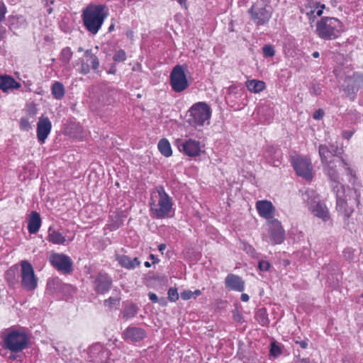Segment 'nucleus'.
Wrapping results in <instances>:
<instances>
[{"label": "nucleus", "mask_w": 363, "mask_h": 363, "mask_svg": "<svg viewBox=\"0 0 363 363\" xmlns=\"http://www.w3.org/2000/svg\"><path fill=\"white\" fill-rule=\"evenodd\" d=\"M333 193L336 198V211L342 217L343 228L352 230V215L354 211V206H358L360 203V192L354 188L345 186L343 184H337L333 186Z\"/></svg>", "instance_id": "1"}, {"label": "nucleus", "mask_w": 363, "mask_h": 363, "mask_svg": "<svg viewBox=\"0 0 363 363\" xmlns=\"http://www.w3.org/2000/svg\"><path fill=\"white\" fill-rule=\"evenodd\" d=\"M106 6L102 4L87 6L82 12V21L86 30L96 34L107 16Z\"/></svg>", "instance_id": "2"}, {"label": "nucleus", "mask_w": 363, "mask_h": 363, "mask_svg": "<svg viewBox=\"0 0 363 363\" xmlns=\"http://www.w3.org/2000/svg\"><path fill=\"white\" fill-rule=\"evenodd\" d=\"M316 35L322 40H333L344 32L343 23L337 18L323 17L316 23Z\"/></svg>", "instance_id": "3"}, {"label": "nucleus", "mask_w": 363, "mask_h": 363, "mask_svg": "<svg viewBox=\"0 0 363 363\" xmlns=\"http://www.w3.org/2000/svg\"><path fill=\"white\" fill-rule=\"evenodd\" d=\"M156 191L159 196V200L156 202L151 199L150 202V211L157 219L167 218L169 216L172 208V199L162 186H157Z\"/></svg>", "instance_id": "4"}, {"label": "nucleus", "mask_w": 363, "mask_h": 363, "mask_svg": "<svg viewBox=\"0 0 363 363\" xmlns=\"http://www.w3.org/2000/svg\"><path fill=\"white\" fill-rule=\"evenodd\" d=\"M211 116V107L205 102L194 104L186 113V121L191 125L202 126Z\"/></svg>", "instance_id": "5"}, {"label": "nucleus", "mask_w": 363, "mask_h": 363, "mask_svg": "<svg viewBox=\"0 0 363 363\" xmlns=\"http://www.w3.org/2000/svg\"><path fill=\"white\" fill-rule=\"evenodd\" d=\"M4 346L12 352H20L26 349L28 343L27 335L18 330H13L8 333L4 340Z\"/></svg>", "instance_id": "6"}, {"label": "nucleus", "mask_w": 363, "mask_h": 363, "mask_svg": "<svg viewBox=\"0 0 363 363\" xmlns=\"http://www.w3.org/2000/svg\"><path fill=\"white\" fill-rule=\"evenodd\" d=\"M318 153L321 163L332 160H342V159H344V150L342 147H338L335 144L330 143L320 145L318 147Z\"/></svg>", "instance_id": "7"}, {"label": "nucleus", "mask_w": 363, "mask_h": 363, "mask_svg": "<svg viewBox=\"0 0 363 363\" xmlns=\"http://www.w3.org/2000/svg\"><path fill=\"white\" fill-rule=\"evenodd\" d=\"M291 164L297 175L308 181L313 179V165L308 158L297 156L291 159Z\"/></svg>", "instance_id": "8"}, {"label": "nucleus", "mask_w": 363, "mask_h": 363, "mask_svg": "<svg viewBox=\"0 0 363 363\" xmlns=\"http://www.w3.org/2000/svg\"><path fill=\"white\" fill-rule=\"evenodd\" d=\"M21 265V285L27 291L34 290L38 285V280L35 276L33 267L26 260L22 261Z\"/></svg>", "instance_id": "9"}, {"label": "nucleus", "mask_w": 363, "mask_h": 363, "mask_svg": "<svg viewBox=\"0 0 363 363\" xmlns=\"http://www.w3.org/2000/svg\"><path fill=\"white\" fill-rule=\"evenodd\" d=\"M248 12L257 26L266 24L272 16V12L266 8L262 1H257Z\"/></svg>", "instance_id": "10"}, {"label": "nucleus", "mask_w": 363, "mask_h": 363, "mask_svg": "<svg viewBox=\"0 0 363 363\" xmlns=\"http://www.w3.org/2000/svg\"><path fill=\"white\" fill-rule=\"evenodd\" d=\"M170 84L176 92H181L188 87L189 83L182 66L177 65L172 69L170 73Z\"/></svg>", "instance_id": "11"}, {"label": "nucleus", "mask_w": 363, "mask_h": 363, "mask_svg": "<svg viewBox=\"0 0 363 363\" xmlns=\"http://www.w3.org/2000/svg\"><path fill=\"white\" fill-rule=\"evenodd\" d=\"M49 261L54 268L64 274H70L73 271V262L65 254L52 253Z\"/></svg>", "instance_id": "12"}, {"label": "nucleus", "mask_w": 363, "mask_h": 363, "mask_svg": "<svg viewBox=\"0 0 363 363\" xmlns=\"http://www.w3.org/2000/svg\"><path fill=\"white\" fill-rule=\"evenodd\" d=\"M93 289L96 294H105L113 286V279L106 272H100L91 276Z\"/></svg>", "instance_id": "13"}, {"label": "nucleus", "mask_w": 363, "mask_h": 363, "mask_svg": "<svg viewBox=\"0 0 363 363\" xmlns=\"http://www.w3.org/2000/svg\"><path fill=\"white\" fill-rule=\"evenodd\" d=\"M175 145L179 152L190 157H197L201 153V143L198 140L191 138L187 140L179 138L175 140Z\"/></svg>", "instance_id": "14"}, {"label": "nucleus", "mask_w": 363, "mask_h": 363, "mask_svg": "<svg viewBox=\"0 0 363 363\" xmlns=\"http://www.w3.org/2000/svg\"><path fill=\"white\" fill-rule=\"evenodd\" d=\"M322 164L323 166V171L325 174L331 182L332 189H333L334 186L342 184L339 182V174L337 167L340 165H347V162L345 159H342V160H332L327 162H322Z\"/></svg>", "instance_id": "15"}, {"label": "nucleus", "mask_w": 363, "mask_h": 363, "mask_svg": "<svg viewBox=\"0 0 363 363\" xmlns=\"http://www.w3.org/2000/svg\"><path fill=\"white\" fill-rule=\"evenodd\" d=\"M271 242L274 245L281 244L285 239V231L279 220L276 218L267 221Z\"/></svg>", "instance_id": "16"}, {"label": "nucleus", "mask_w": 363, "mask_h": 363, "mask_svg": "<svg viewBox=\"0 0 363 363\" xmlns=\"http://www.w3.org/2000/svg\"><path fill=\"white\" fill-rule=\"evenodd\" d=\"M264 157L266 161L274 167H279L281 164V150L273 145H267L264 152Z\"/></svg>", "instance_id": "17"}, {"label": "nucleus", "mask_w": 363, "mask_h": 363, "mask_svg": "<svg viewBox=\"0 0 363 363\" xmlns=\"http://www.w3.org/2000/svg\"><path fill=\"white\" fill-rule=\"evenodd\" d=\"M52 124L48 118L40 117L37 123V138L38 141L43 144L50 134Z\"/></svg>", "instance_id": "18"}, {"label": "nucleus", "mask_w": 363, "mask_h": 363, "mask_svg": "<svg viewBox=\"0 0 363 363\" xmlns=\"http://www.w3.org/2000/svg\"><path fill=\"white\" fill-rule=\"evenodd\" d=\"M147 335L145 330L141 328L129 326L123 333V339L125 341L137 342L143 340Z\"/></svg>", "instance_id": "19"}, {"label": "nucleus", "mask_w": 363, "mask_h": 363, "mask_svg": "<svg viewBox=\"0 0 363 363\" xmlns=\"http://www.w3.org/2000/svg\"><path fill=\"white\" fill-rule=\"evenodd\" d=\"M225 286L227 289L242 292L245 290V281L242 277L234 274H229L225 279Z\"/></svg>", "instance_id": "20"}, {"label": "nucleus", "mask_w": 363, "mask_h": 363, "mask_svg": "<svg viewBox=\"0 0 363 363\" xmlns=\"http://www.w3.org/2000/svg\"><path fill=\"white\" fill-rule=\"evenodd\" d=\"M256 208L261 217L268 220L273 219L275 208L271 201L267 200L258 201L256 203Z\"/></svg>", "instance_id": "21"}, {"label": "nucleus", "mask_w": 363, "mask_h": 363, "mask_svg": "<svg viewBox=\"0 0 363 363\" xmlns=\"http://www.w3.org/2000/svg\"><path fill=\"white\" fill-rule=\"evenodd\" d=\"M323 273H325L330 285L336 286L339 283L338 266L335 262H331L323 268Z\"/></svg>", "instance_id": "22"}, {"label": "nucleus", "mask_w": 363, "mask_h": 363, "mask_svg": "<svg viewBox=\"0 0 363 363\" xmlns=\"http://www.w3.org/2000/svg\"><path fill=\"white\" fill-rule=\"evenodd\" d=\"M21 84L9 75H0V89L6 92L10 89H18Z\"/></svg>", "instance_id": "23"}, {"label": "nucleus", "mask_w": 363, "mask_h": 363, "mask_svg": "<svg viewBox=\"0 0 363 363\" xmlns=\"http://www.w3.org/2000/svg\"><path fill=\"white\" fill-rule=\"evenodd\" d=\"M68 286L64 284L58 277L49 279L47 282L46 289L51 294L61 293Z\"/></svg>", "instance_id": "24"}, {"label": "nucleus", "mask_w": 363, "mask_h": 363, "mask_svg": "<svg viewBox=\"0 0 363 363\" xmlns=\"http://www.w3.org/2000/svg\"><path fill=\"white\" fill-rule=\"evenodd\" d=\"M116 259L122 267L128 269H133L140 264V262L138 257L131 259L130 257L125 255H116Z\"/></svg>", "instance_id": "25"}, {"label": "nucleus", "mask_w": 363, "mask_h": 363, "mask_svg": "<svg viewBox=\"0 0 363 363\" xmlns=\"http://www.w3.org/2000/svg\"><path fill=\"white\" fill-rule=\"evenodd\" d=\"M312 213L322 219L323 221L326 222L330 218V212L324 203L318 202L317 203L312 209Z\"/></svg>", "instance_id": "26"}, {"label": "nucleus", "mask_w": 363, "mask_h": 363, "mask_svg": "<svg viewBox=\"0 0 363 363\" xmlns=\"http://www.w3.org/2000/svg\"><path fill=\"white\" fill-rule=\"evenodd\" d=\"M41 226V218L37 211H32L28 223V230L30 234L36 233Z\"/></svg>", "instance_id": "27"}, {"label": "nucleus", "mask_w": 363, "mask_h": 363, "mask_svg": "<svg viewBox=\"0 0 363 363\" xmlns=\"http://www.w3.org/2000/svg\"><path fill=\"white\" fill-rule=\"evenodd\" d=\"M47 240L55 245H63L66 240L65 237L61 233L51 227L48 229Z\"/></svg>", "instance_id": "28"}, {"label": "nucleus", "mask_w": 363, "mask_h": 363, "mask_svg": "<svg viewBox=\"0 0 363 363\" xmlns=\"http://www.w3.org/2000/svg\"><path fill=\"white\" fill-rule=\"evenodd\" d=\"M245 86L250 92L253 93H259L266 87L265 83L263 81L257 79L246 81Z\"/></svg>", "instance_id": "29"}, {"label": "nucleus", "mask_w": 363, "mask_h": 363, "mask_svg": "<svg viewBox=\"0 0 363 363\" xmlns=\"http://www.w3.org/2000/svg\"><path fill=\"white\" fill-rule=\"evenodd\" d=\"M5 279L9 284H16L18 279V267L16 265L10 267L5 273Z\"/></svg>", "instance_id": "30"}, {"label": "nucleus", "mask_w": 363, "mask_h": 363, "mask_svg": "<svg viewBox=\"0 0 363 363\" xmlns=\"http://www.w3.org/2000/svg\"><path fill=\"white\" fill-rule=\"evenodd\" d=\"M160 153L164 157H170L172 155V150L169 142L166 138L161 139L157 145Z\"/></svg>", "instance_id": "31"}, {"label": "nucleus", "mask_w": 363, "mask_h": 363, "mask_svg": "<svg viewBox=\"0 0 363 363\" xmlns=\"http://www.w3.org/2000/svg\"><path fill=\"white\" fill-rule=\"evenodd\" d=\"M255 318L262 326H267L269 323L268 314L265 308H259L255 312Z\"/></svg>", "instance_id": "32"}, {"label": "nucleus", "mask_w": 363, "mask_h": 363, "mask_svg": "<svg viewBox=\"0 0 363 363\" xmlns=\"http://www.w3.org/2000/svg\"><path fill=\"white\" fill-rule=\"evenodd\" d=\"M52 94L55 99H62L65 96L64 85L60 82H55L51 87Z\"/></svg>", "instance_id": "33"}, {"label": "nucleus", "mask_w": 363, "mask_h": 363, "mask_svg": "<svg viewBox=\"0 0 363 363\" xmlns=\"http://www.w3.org/2000/svg\"><path fill=\"white\" fill-rule=\"evenodd\" d=\"M138 310L139 308L135 304L131 303L123 310V317L126 320L133 318L137 315Z\"/></svg>", "instance_id": "34"}, {"label": "nucleus", "mask_w": 363, "mask_h": 363, "mask_svg": "<svg viewBox=\"0 0 363 363\" xmlns=\"http://www.w3.org/2000/svg\"><path fill=\"white\" fill-rule=\"evenodd\" d=\"M76 67H79L77 70L82 74H87L90 72V67L88 63L85 62L84 59L79 58L76 62Z\"/></svg>", "instance_id": "35"}, {"label": "nucleus", "mask_w": 363, "mask_h": 363, "mask_svg": "<svg viewBox=\"0 0 363 363\" xmlns=\"http://www.w3.org/2000/svg\"><path fill=\"white\" fill-rule=\"evenodd\" d=\"M72 52L69 47L63 48L60 52V60L64 64H68L72 57Z\"/></svg>", "instance_id": "36"}, {"label": "nucleus", "mask_w": 363, "mask_h": 363, "mask_svg": "<svg viewBox=\"0 0 363 363\" xmlns=\"http://www.w3.org/2000/svg\"><path fill=\"white\" fill-rule=\"evenodd\" d=\"M282 353L281 347L276 342H272L270 344L269 354L274 357H279Z\"/></svg>", "instance_id": "37"}, {"label": "nucleus", "mask_w": 363, "mask_h": 363, "mask_svg": "<svg viewBox=\"0 0 363 363\" xmlns=\"http://www.w3.org/2000/svg\"><path fill=\"white\" fill-rule=\"evenodd\" d=\"M358 90L359 89L355 84H347V85L343 89V91L347 96H352V99H354V95Z\"/></svg>", "instance_id": "38"}, {"label": "nucleus", "mask_w": 363, "mask_h": 363, "mask_svg": "<svg viewBox=\"0 0 363 363\" xmlns=\"http://www.w3.org/2000/svg\"><path fill=\"white\" fill-rule=\"evenodd\" d=\"M126 60V53L125 52L122 50V49H120L118 50H117L113 56V60L114 61V62L116 63H118V62H124L125 60Z\"/></svg>", "instance_id": "39"}, {"label": "nucleus", "mask_w": 363, "mask_h": 363, "mask_svg": "<svg viewBox=\"0 0 363 363\" xmlns=\"http://www.w3.org/2000/svg\"><path fill=\"white\" fill-rule=\"evenodd\" d=\"M263 55L264 57H272L275 55L274 48L272 45H265L262 48Z\"/></svg>", "instance_id": "40"}, {"label": "nucleus", "mask_w": 363, "mask_h": 363, "mask_svg": "<svg viewBox=\"0 0 363 363\" xmlns=\"http://www.w3.org/2000/svg\"><path fill=\"white\" fill-rule=\"evenodd\" d=\"M167 294L169 300L172 302H175L179 299V296L176 288L171 287L169 289Z\"/></svg>", "instance_id": "41"}, {"label": "nucleus", "mask_w": 363, "mask_h": 363, "mask_svg": "<svg viewBox=\"0 0 363 363\" xmlns=\"http://www.w3.org/2000/svg\"><path fill=\"white\" fill-rule=\"evenodd\" d=\"M294 341L296 345H298L302 349H306L308 346L309 340L306 337L301 339L300 337H297L294 338Z\"/></svg>", "instance_id": "42"}, {"label": "nucleus", "mask_w": 363, "mask_h": 363, "mask_svg": "<svg viewBox=\"0 0 363 363\" xmlns=\"http://www.w3.org/2000/svg\"><path fill=\"white\" fill-rule=\"evenodd\" d=\"M243 87L242 86V84H231L228 88V95H236L239 93V90H242Z\"/></svg>", "instance_id": "43"}, {"label": "nucleus", "mask_w": 363, "mask_h": 363, "mask_svg": "<svg viewBox=\"0 0 363 363\" xmlns=\"http://www.w3.org/2000/svg\"><path fill=\"white\" fill-rule=\"evenodd\" d=\"M309 92L312 95H320L321 94L320 85L318 83H313L309 88Z\"/></svg>", "instance_id": "44"}, {"label": "nucleus", "mask_w": 363, "mask_h": 363, "mask_svg": "<svg viewBox=\"0 0 363 363\" xmlns=\"http://www.w3.org/2000/svg\"><path fill=\"white\" fill-rule=\"evenodd\" d=\"M20 128L23 130L28 131L31 128V125L27 118L23 117L20 120Z\"/></svg>", "instance_id": "45"}, {"label": "nucleus", "mask_w": 363, "mask_h": 363, "mask_svg": "<svg viewBox=\"0 0 363 363\" xmlns=\"http://www.w3.org/2000/svg\"><path fill=\"white\" fill-rule=\"evenodd\" d=\"M118 303L119 299L115 297H110L104 301V306L109 308H112L113 306L117 305Z\"/></svg>", "instance_id": "46"}, {"label": "nucleus", "mask_w": 363, "mask_h": 363, "mask_svg": "<svg viewBox=\"0 0 363 363\" xmlns=\"http://www.w3.org/2000/svg\"><path fill=\"white\" fill-rule=\"evenodd\" d=\"M88 60L90 61L91 68L94 71H96L98 68L99 67V60L96 55H91V58H89Z\"/></svg>", "instance_id": "47"}, {"label": "nucleus", "mask_w": 363, "mask_h": 363, "mask_svg": "<svg viewBox=\"0 0 363 363\" xmlns=\"http://www.w3.org/2000/svg\"><path fill=\"white\" fill-rule=\"evenodd\" d=\"M343 255L347 260L350 262L353 259L354 250L350 247H347L344 250Z\"/></svg>", "instance_id": "48"}, {"label": "nucleus", "mask_w": 363, "mask_h": 363, "mask_svg": "<svg viewBox=\"0 0 363 363\" xmlns=\"http://www.w3.org/2000/svg\"><path fill=\"white\" fill-rule=\"evenodd\" d=\"M258 267H259V270L266 272V271L269 270V269L270 267V264L267 261L260 260L258 263Z\"/></svg>", "instance_id": "49"}, {"label": "nucleus", "mask_w": 363, "mask_h": 363, "mask_svg": "<svg viewBox=\"0 0 363 363\" xmlns=\"http://www.w3.org/2000/svg\"><path fill=\"white\" fill-rule=\"evenodd\" d=\"M355 83H357V86L358 89L363 88V74H357L354 75Z\"/></svg>", "instance_id": "50"}, {"label": "nucleus", "mask_w": 363, "mask_h": 363, "mask_svg": "<svg viewBox=\"0 0 363 363\" xmlns=\"http://www.w3.org/2000/svg\"><path fill=\"white\" fill-rule=\"evenodd\" d=\"M180 296L183 300H189L193 298V293L190 290H185L181 293Z\"/></svg>", "instance_id": "51"}, {"label": "nucleus", "mask_w": 363, "mask_h": 363, "mask_svg": "<svg viewBox=\"0 0 363 363\" xmlns=\"http://www.w3.org/2000/svg\"><path fill=\"white\" fill-rule=\"evenodd\" d=\"M324 111L322 108H319L313 113V117L315 120H320L324 116Z\"/></svg>", "instance_id": "52"}, {"label": "nucleus", "mask_w": 363, "mask_h": 363, "mask_svg": "<svg viewBox=\"0 0 363 363\" xmlns=\"http://www.w3.org/2000/svg\"><path fill=\"white\" fill-rule=\"evenodd\" d=\"M6 13V7L3 2H0V22H2L5 18Z\"/></svg>", "instance_id": "53"}, {"label": "nucleus", "mask_w": 363, "mask_h": 363, "mask_svg": "<svg viewBox=\"0 0 363 363\" xmlns=\"http://www.w3.org/2000/svg\"><path fill=\"white\" fill-rule=\"evenodd\" d=\"M148 296H149L150 300L152 303H157V301H159L157 296L155 293L150 292L148 294Z\"/></svg>", "instance_id": "54"}, {"label": "nucleus", "mask_w": 363, "mask_h": 363, "mask_svg": "<svg viewBox=\"0 0 363 363\" xmlns=\"http://www.w3.org/2000/svg\"><path fill=\"white\" fill-rule=\"evenodd\" d=\"M353 133L352 130H344L342 132V137L345 139L349 140L352 136Z\"/></svg>", "instance_id": "55"}, {"label": "nucleus", "mask_w": 363, "mask_h": 363, "mask_svg": "<svg viewBox=\"0 0 363 363\" xmlns=\"http://www.w3.org/2000/svg\"><path fill=\"white\" fill-rule=\"evenodd\" d=\"M347 174H350L351 176H353V170L348 166V164L347 163V165H342Z\"/></svg>", "instance_id": "56"}, {"label": "nucleus", "mask_w": 363, "mask_h": 363, "mask_svg": "<svg viewBox=\"0 0 363 363\" xmlns=\"http://www.w3.org/2000/svg\"><path fill=\"white\" fill-rule=\"evenodd\" d=\"M240 299L243 302H247L249 301L250 297L247 294H242L240 296Z\"/></svg>", "instance_id": "57"}, {"label": "nucleus", "mask_w": 363, "mask_h": 363, "mask_svg": "<svg viewBox=\"0 0 363 363\" xmlns=\"http://www.w3.org/2000/svg\"><path fill=\"white\" fill-rule=\"evenodd\" d=\"M150 259L152 260V264H156L160 262V259L157 258L153 254L150 255Z\"/></svg>", "instance_id": "58"}, {"label": "nucleus", "mask_w": 363, "mask_h": 363, "mask_svg": "<svg viewBox=\"0 0 363 363\" xmlns=\"http://www.w3.org/2000/svg\"><path fill=\"white\" fill-rule=\"evenodd\" d=\"M157 303H159L160 306H164L167 304V300L165 298H159V301H157Z\"/></svg>", "instance_id": "59"}, {"label": "nucleus", "mask_w": 363, "mask_h": 363, "mask_svg": "<svg viewBox=\"0 0 363 363\" xmlns=\"http://www.w3.org/2000/svg\"><path fill=\"white\" fill-rule=\"evenodd\" d=\"M55 0H42L45 6H48L50 4H53Z\"/></svg>", "instance_id": "60"}, {"label": "nucleus", "mask_w": 363, "mask_h": 363, "mask_svg": "<svg viewBox=\"0 0 363 363\" xmlns=\"http://www.w3.org/2000/svg\"><path fill=\"white\" fill-rule=\"evenodd\" d=\"M234 319L235 320H236L237 322H242V317L240 314L239 313H237V314H235L234 315Z\"/></svg>", "instance_id": "61"}, {"label": "nucleus", "mask_w": 363, "mask_h": 363, "mask_svg": "<svg viewBox=\"0 0 363 363\" xmlns=\"http://www.w3.org/2000/svg\"><path fill=\"white\" fill-rule=\"evenodd\" d=\"M116 72V69L115 67V65H112L111 66V68L109 69V70L108 71V74H115Z\"/></svg>", "instance_id": "62"}, {"label": "nucleus", "mask_w": 363, "mask_h": 363, "mask_svg": "<svg viewBox=\"0 0 363 363\" xmlns=\"http://www.w3.org/2000/svg\"><path fill=\"white\" fill-rule=\"evenodd\" d=\"M166 247H167V245L164 243H162L158 245V250L162 252H163V250H164L166 249Z\"/></svg>", "instance_id": "63"}, {"label": "nucleus", "mask_w": 363, "mask_h": 363, "mask_svg": "<svg viewBox=\"0 0 363 363\" xmlns=\"http://www.w3.org/2000/svg\"><path fill=\"white\" fill-rule=\"evenodd\" d=\"M84 55L89 58H91V56L94 55V54L91 52V50H86L84 52Z\"/></svg>", "instance_id": "64"}]
</instances>
